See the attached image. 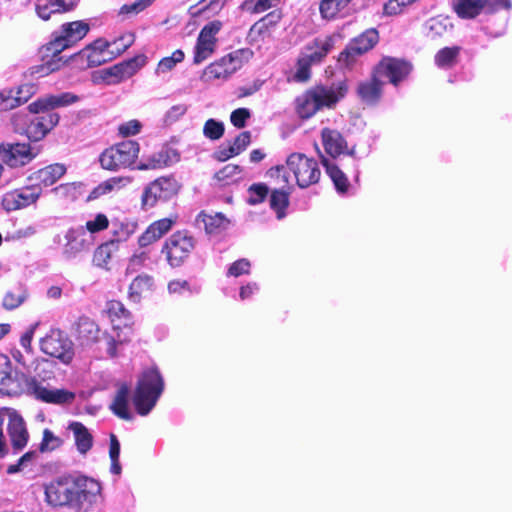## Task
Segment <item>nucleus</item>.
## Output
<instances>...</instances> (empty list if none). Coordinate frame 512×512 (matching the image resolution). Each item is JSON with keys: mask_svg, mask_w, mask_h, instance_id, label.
<instances>
[{"mask_svg": "<svg viewBox=\"0 0 512 512\" xmlns=\"http://www.w3.org/2000/svg\"><path fill=\"white\" fill-rule=\"evenodd\" d=\"M100 492V483L82 474L66 473L44 486L45 501L49 506L66 507L77 512L90 507Z\"/></svg>", "mask_w": 512, "mask_h": 512, "instance_id": "f257e3e1", "label": "nucleus"}, {"mask_svg": "<svg viewBox=\"0 0 512 512\" xmlns=\"http://www.w3.org/2000/svg\"><path fill=\"white\" fill-rule=\"evenodd\" d=\"M347 92L348 85L345 80L332 85L311 86L295 98V113L301 120H309L324 109H334Z\"/></svg>", "mask_w": 512, "mask_h": 512, "instance_id": "f03ea898", "label": "nucleus"}, {"mask_svg": "<svg viewBox=\"0 0 512 512\" xmlns=\"http://www.w3.org/2000/svg\"><path fill=\"white\" fill-rule=\"evenodd\" d=\"M90 31L88 23L78 20L61 25L59 33H54L53 38L43 47V61L37 72L48 75L58 71L67 61L60 55L62 51L75 46Z\"/></svg>", "mask_w": 512, "mask_h": 512, "instance_id": "7ed1b4c3", "label": "nucleus"}, {"mask_svg": "<svg viewBox=\"0 0 512 512\" xmlns=\"http://www.w3.org/2000/svg\"><path fill=\"white\" fill-rule=\"evenodd\" d=\"M164 390V380L157 367H150L140 374L132 397L136 412L147 415L156 405Z\"/></svg>", "mask_w": 512, "mask_h": 512, "instance_id": "20e7f679", "label": "nucleus"}, {"mask_svg": "<svg viewBox=\"0 0 512 512\" xmlns=\"http://www.w3.org/2000/svg\"><path fill=\"white\" fill-rule=\"evenodd\" d=\"M197 245L198 240L194 234L188 229H181L165 239L160 254L170 268L176 269L189 261Z\"/></svg>", "mask_w": 512, "mask_h": 512, "instance_id": "39448f33", "label": "nucleus"}, {"mask_svg": "<svg viewBox=\"0 0 512 512\" xmlns=\"http://www.w3.org/2000/svg\"><path fill=\"white\" fill-rule=\"evenodd\" d=\"M139 144L134 140H125L106 148L99 156L103 169L118 171L132 166L139 154Z\"/></svg>", "mask_w": 512, "mask_h": 512, "instance_id": "423d86ee", "label": "nucleus"}, {"mask_svg": "<svg viewBox=\"0 0 512 512\" xmlns=\"http://www.w3.org/2000/svg\"><path fill=\"white\" fill-rule=\"evenodd\" d=\"M286 166L295 177L296 184L301 189H306L319 182L321 170L316 159L303 153H292L286 159Z\"/></svg>", "mask_w": 512, "mask_h": 512, "instance_id": "0eeeda50", "label": "nucleus"}, {"mask_svg": "<svg viewBox=\"0 0 512 512\" xmlns=\"http://www.w3.org/2000/svg\"><path fill=\"white\" fill-rule=\"evenodd\" d=\"M253 57V51L249 48L235 50L220 59L210 63L204 70L206 80L227 79L239 70L244 62Z\"/></svg>", "mask_w": 512, "mask_h": 512, "instance_id": "6e6552de", "label": "nucleus"}, {"mask_svg": "<svg viewBox=\"0 0 512 512\" xmlns=\"http://www.w3.org/2000/svg\"><path fill=\"white\" fill-rule=\"evenodd\" d=\"M181 184L173 176H161L150 182L143 190L141 205L143 208H152L158 202H166L176 197Z\"/></svg>", "mask_w": 512, "mask_h": 512, "instance_id": "1a4fd4ad", "label": "nucleus"}, {"mask_svg": "<svg viewBox=\"0 0 512 512\" xmlns=\"http://www.w3.org/2000/svg\"><path fill=\"white\" fill-rule=\"evenodd\" d=\"M413 70L411 62L404 58L383 56L371 69L379 80L386 79L394 87L405 81Z\"/></svg>", "mask_w": 512, "mask_h": 512, "instance_id": "9d476101", "label": "nucleus"}, {"mask_svg": "<svg viewBox=\"0 0 512 512\" xmlns=\"http://www.w3.org/2000/svg\"><path fill=\"white\" fill-rule=\"evenodd\" d=\"M40 349L46 355L69 364L74 357L73 342L59 329H52L40 341Z\"/></svg>", "mask_w": 512, "mask_h": 512, "instance_id": "9b49d317", "label": "nucleus"}, {"mask_svg": "<svg viewBox=\"0 0 512 512\" xmlns=\"http://www.w3.org/2000/svg\"><path fill=\"white\" fill-rule=\"evenodd\" d=\"M379 42V33L375 28H369L352 38L345 49L340 52L338 61L346 67H351L356 58L372 50Z\"/></svg>", "mask_w": 512, "mask_h": 512, "instance_id": "f8f14e48", "label": "nucleus"}, {"mask_svg": "<svg viewBox=\"0 0 512 512\" xmlns=\"http://www.w3.org/2000/svg\"><path fill=\"white\" fill-rule=\"evenodd\" d=\"M222 27L220 20L210 21L202 27L194 47L193 64L199 65L214 54L217 46L216 35Z\"/></svg>", "mask_w": 512, "mask_h": 512, "instance_id": "ddd939ff", "label": "nucleus"}, {"mask_svg": "<svg viewBox=\"0 0 512 512\" xmlns=\"http://www.w3.org/2000/svg\"><path fill=\"white\" fill-rule=\"evenodd\" d=\"M26 385L28 394L43 403L68 405L72 404L76 398V394L67 389H49L42 385L36 377H30L27 380Z\"/></svg>", "mask_w": 512, "mask_h": 512, "instance_id": "4468645a", "label": "nucleus"}, {"mask_svg": "<svg viewBox=\"0 0 512 512\" xmlns=\"http://www.w3.org/2000/svg\"><path fill=\"white\" fill-rule=\"evenodd\" d=\"M40 190L32 184L6 192L1 200L5 211L11 212L35 204L40 198Z\"/></svg>", "mask_w": 512, "mask_h": 512, "instance_id": "2eb2a0df", "label": "nucleus"}, {"mask_svg": "<svg viewBox=\"0 0 512 512\" xmlns=\"http://www.w3.org/2000/svg\"><path fill=\"white\" fill-rule=\"evenodd\" d=\"M146 61L147 57L144 54L136 55L102 70V78L108 84L120 83L121 81L132 77L146 64Z\"/></svg>", "mask_w": 512, "mask_h": 512, "instance_id": "dca6fc26", "label": "nucleus"}, {"mask_svg": "<svg viewBox=\"0 0 512 512\" xmlns=\"http://www.w3.org/2000/svg\"><path fill=\"white\" fill-rule=\"evenodd\" d=\"M321 142L325 153L333 159H337L341 155L350 156L354 163L357 161L355 147L349 148L343 135L335 130L325 127L321 130ZM356 167V164H354Z\"/></svg>", "mask_w": 512, "mask_h": 512, "instance_id": "f3484780", "label": "nucleus"}, {"mask_svg": "<svg viewBox=\"0 0 512 512\" xmlns=\"http://www.w3.org/2000/svg\"><path fill=\"white\" fill-rule=\"evenodd\" d=\"M37 155L29 143H1L0 158L9 167H21L30 163Z\"/></svg>", "mask_w": 512, "mask_h": 512, "instance_id": "a211bd4d", "label": "nucleus"}, {"mask_svg": "<svg viewBox=\"0 0 512 512\" xmlns=\"http://www.w3.org/2000/svg\"><path fill=\"white\" fill-rule=\"evenodd\" d=\"M110 47L111 45L108 41L99 38L75 54L74 57L82 60L86 59V66L89 68L97 67L112 60Z\"/></svg>", "mask_w": 512, "mask_h": 512, "instance_id": "6ab92c4d", "label": "nucleus"}, {"mask_svg": "<svg viewBox=\"0 0 512 512\" xmlns=\"http://www.w3.org/2000/svg\"><path fill=\"white\" fill-rule=\"evenodd\" d=\"M39 116L33 118L26 127V135L33 141L43 139L59 122V115L54 111L40 112Z\"/></svg>", "mask_w": 512, "mask_h": 512, "instance_id": "aec40b11", "label": "nucleus"}, {"mask_svg": "<svg viewBox=\"0 0 512 512\" xmlns=\"http://www.w3.org/2000/svg\"><path fill=\"white\" fill-rule=\"evenodd\" d=\"M384 81L371 71L368 79L360 81L356 87V95L367 106L377 105L383 96Z\"/></svg>", "mask_w": 512, "mask_h": 512, "instance_id": "412c9836", "label": "nucleus"}, {"mask_svg": "<svg viewBox=\"0 0 512 512\" xmlns=\"http://www.w3.org/2000/svg\"><path fill=\"white\" fill-rule=\"evenodd\" d=\"M67 169L64 164L54 163L47 165L28 176L31 184L40 190L42 195L43 188L54 185L66 173Z\"/></svg>", "mask_w": 512, "mask_h": 512, "instance_id": "4be33fe9", "label": "nucleus"}, {"mask_svg": "<svg viewBox=\"0 0 512 512\" xmlns=\"http://www.w3.org/2000/svg\"><path fill=\"white\" fill-rule=\"evenodd\" d=\"M79 101V97L71 92L41 97L28 105L31 113L53 111L55 108L66 107Z\"/></svg>", "mask_w": 512, "mask_h": 512, "instance_id": "5701e85b", "label": "nucleus"}, {"mask_svg": "<svg viewBox=\"0 0 512 512\" xmlns=\"http://www.w3.org/2000/svg\"><path fill=\"white\" fill-rule=\"evenodd\" d=\"M7 432L15 452L23 450L29 440V432L22 416L16 411L8 415Z\"/></svg>", "mask_w": 512, "mask_h": 512, "instance_id": "b1692460", "label": "nucleus"}, {"mask_svg": "<svg viewBox=\"0 0 512 512\" xmlns=\"http://www.w3.org/2000/svg\"><path fill=\"white\" fill-rule=\"evenodd\" d=\"M178 216L173 215L161 218L152 222L146 230L139 236L138 244L140 247H147L168 233L177 223Z\"/></svg>", "mask_w": 512, "mask_h": 512, "instance_id": "393cba45", "label": "nucleus"}, {"mask_svg": "<svg viewBox=\"0 0 512 512\" xmlns=\"http://www.w3.org/2000/svg\"><path fill=\"white\" fill-rule=\"evenodd\" d=\"M12 362L10 358L0 353V393L8 396H18L22 393V388L18 381L12 375Z\"/></svg>", "mask_w": 512, "mask_h": 512, "instance_id": "a878e982", "label": "nucleus"}, {"mask_svg": "<svg viewBox=\"0 0 512 512\" xmlns=\"http://www.w3.org/2000/svg\"><path fill=\"white\" fill-rule=\"evenodd\" d=\"M488 0H452V10L460 19L471 20L485 12Z\"/></svg>", "mask_w": 512, "mask_h": 512, "instance_id": "bb28decb", "label": "nucleus"}, {"mask_svg": "<svg viewBox=\"0 0 512 512\" xmlns=\"http://www.w3.org/2000/svg\"><path fill=\"white\" fill-rule=\"evenodd\" d=\"M320 162L325 168V171L329 178L332 180L335 189L340 194H346L349 190L350 183L344 172L339 168L337 164L330 161L326 155L319 152Z\"/></svg>", "mask_w": 512, "mask_h": 512, "instance_id": "cd10ccee", "label": "nucleus"}, {"mask_svg": "<svg viewBox=\"0 0 512 512\" xmlns=\"http://www.w3.org/2000/svg\"><path fill=\"white\" fill-rule=\"evenodd\" d=\"M65 238V253L69 256H75L90 248L91 242L83 228L70 229Z\"/></svg>", "mask_w": 512, "mask_h": 512, "instance_id": "c85d7f7f", "label": "nucleus"}, {"mask_svg": "<svg viewBox=\"0 0 512 512\" xmlns=\"http://www.w3.org/2000/svg\"><path fill=\"white\" fill-rule=\"evenodd\" d=\"M333 48L334 39L332 36L317 37L306 46V50L310 52L306 55L314 64H318L324 60Z\"/></svg>", "mask_w": 512, "mask_h": 512, "instance_id": "c756f323", "label": "nucleus"}, {"mask_svg": "<svg viewBox=\"0 0 512 512\" xmlns=\"http://www.w3.org/2000/svg\"><path fill=\"white\" fill-rule=\"evenodd\" d=\"M68 430L73 432L77 451L85 455L93 447V436L88 428L81 422L73 421L68 425Z\"/></svg>", "mask_w": 512, "mask_h": 512, "instance_id": "7c9ffc66", "label": "nucleus"}, {"mask_svg": "<svg viewBox=\"0 0 512 512\" xmlns=\"http://www.w3.org/2000/svg\"><path fill=\"white\" fill-rule=\"evenodd\" d=\"M74 2H65L64 0H38L36 12L43 20H48L51 14L64 13L73 10Z\"/></svg>", "mask_w": 512, "mask_h": 512, "instance_id": "2f4dec72", "label": "nucleus"}, {"mask_svg": "<svg viewBox=\"0 0 512 512\" xmlns=\"http://www.w3.org/2000/svg\"><path fill=\"white\" fill-rule=\"evenodd\" d=\"M25 86L18 88L16 92L12 89L0 92V111L12 110L26 103L30 97V88L26 86L27 93L22 95Z\"/></svg>", "mask_w": 512, "mask_h": 512, "instance_id": "473e14b6", "label": "nucleus"}, {"mask_svg": "<svg viewBox=\"0 0 512 512\" xmlns=\"http://www.w3.org/2000/svg\"><path fill=\"white\" fill-rule=\"evenodd\" d=\"M130 388L127 383H122L116 391L113 402L110 406L112 412L121 419L130 420L131 415L128 409Z\"/></svg>", "mask_w": 512, "mask_h": 512, "instance_id": "72a5a7b5", "label": "nucleus"}, {"mask_svg": "<svg viewBox=\"0 0 512 512\" xmlns=\"http://www.w3.org/2000/svg\"><path fill=\"white\" fill-rule=\"evenodd\" d=\"M106 312L112 323L123 322L124 326L131 332L132 315L118 300H110L106 303Z\"/></svg>", "mask_w": 512, "mask_h": 512, "instance_id": "f704fd0d", "label": "nucleus"}, {"mask_svg": "<svg viewBox=\"0 0 512 512\" xmlns=\"http://www.w3.org/2000/svg\"><path fill=\"white\" fill-rule=\"evenodd\" d=\"M197 221L204 224V229L207 234H216L225 230L229 224V220L222 213L206 214L200 212L197 216Z\"/></svg>", "mask_w": 512, "mask_h": 512, "instance_id": "c9c22d12", "label": "nucleus"}, {"mask_svg": "<svg viewBox=\"0 0 512 512\" xmlns=\"http://www.w3.org/2000/svg\"><path fill=\"white\" fill-rule=\"evenodd\" d=\"M98 325L88 317L79 318L76 324L77 337L84 343H94L98 340Z\"/></svg>", "mask_w": 512, "mask_h": 512, "instance_id": "e433bc0d", "label": "nucleus"}, {"mask_svg": "<svg viewBox=\"0 0 512 512\" xmlns=\"http://www.w3.org/2000/svg\"><path fill=\"white\" fill-rule=\"evenodd\" d=\"M462 48L460 46L444 47L434 56V63L437 67L448 69L458 63Z\"/></svg>", "mask_w": 512, "mask_h": 512, "instance_id": "4c0bfd02", "label": "nucleus"}, {"mask_svg": "<svg viewBox=\"0 0 512 512\" xmlns=\"http://www.w3.org/2000/svg\"><path fill=\"white\" fill-rule=\"evenodd\" d=\"M154 279L147 274L138 275L133 279L129 286V296L133 301H139L140 298L152 290Z\"/></svg>", "mask_w": 512, "mask_h": 512, "instance_id": "58836bf2", "label": "nucleus"}, {"mask_svg": "<svg viewBox=\"0 0 512 512\" xmlns=\"http://www.w3.org/2000/svg\"><path fill=\"white\" fill-rule=\"evenodd\" d=\"M115 241H107L99 245L93 254V264L99 268L109 270V263L113 253L117 250Z\"/></svg>", "mask_w": 512, "mask_h": 512, "instance_id": "ea45409f", "label": "nucleus"}, {"mask_svg": "<svg viewBox=\"0 0 512 512\" xmlns=\"http://www.w3.org/2000/svg\"><path fill=\"white\" fill-rule=\"evenodd\" d=\"M290 192L284 189H273L270 193L269 205L275 211L277 218L282 219L286 215L289 206Z\"/></svg>", "mask_w": 512, "mask_h": 512, "instance_id": "a19ab883", "label": "nucleus"}, {"mask_svg": "<svg viewBox=\"0 0 512 512\" xmlns=\"http://www.w3.org/2000/svg\"><path fill=\"white\" fill-rule=\"evenodd\" d=\"M137 223L131 220L113 222L112 236L110 241H115V245L128 240L137 230Z\"/></svg>", "mask_w": 512, "mask_h": 512, "instance_id": "79ce46f5", "label": "nucleus"}, {"mask_svg": "<svg viewBox=\"0 0 512 512\" xmlns=\"http://www.w3.org/2000/svg\"><path fill=\"white\" fill-rule=\"evenodd\" d=\"M113 328L116 331L115 336L111 334L104 335V339L106 342V351L111 358H115L118 356L117 349L119 346H122L123 344L130 342V335H127L126 333L122 335L119 331V326L114 325ZM129 334H131L130 331Z\"/></svg>", "mask_w": 512, "mask_h": 512, "instance_id": "37998d69", "label": "nucleus"}, {"mask_svg": "<svg viewBox=\"0 0 512 512\" xmlns=\"http://www.w3.org/2000/svg\"><path fill=\"white\" fill-rule=\"evenodd\" d=\"M242 168L237 164H227L217 171L213 179L220 185L226 186L235 181V177L241 174Z\"/></svg>", "mask_w": 512, "mask_h": 512, "instance_id": "c03bdc74", "label": "nucleus"}, {"mask_svg": "<svg viewBox=\"0 0 512 512\" xmlns=\"http://www.w3.org/2000/svg\"><path fill=\"white\" fill-rule=\"evenodd\" d=\"M175 152L173 150L165 149L161 150L157 153H154L152 156H150L147 159V162L145 164H142L139 166L140 169H159L166 166H169L172 162V159L170 157V153Z\"/></svg>", "mask_w": 512, "mask_h": 512, "instance_id": "a18cd8bd", "label": "nucleus"}, {"mask_svg": "<svg viewBox=\"0 0 512 512\" xmlns=\"http://www.w3.org/2000/svg\"><path fill=\"white\" fill-rule=\"evenodd\" d=\"M347 8L341 0H321L319 11L324 19H334L342 10Z\"/></svg>", "mask_w": 512, "mask_h": 512, "instance_id": "49530a36", "label": "nucleus"}, {"mask_svg": "<svg viewBox=\"0 0 512 512\" xmlns=\"http://www.w3.org/2000/svg\"><path fill=\"white\" fill-rule=\"evenodd\" d=\"M314 63L308 58L307 55L301 56L297 59L296 72L294 80L297 82H307L311 77V66Z\"/></svg>", "mask_w": 512, "mask_h": 512, "instance_id": "de8ad7c7", "label": "nucleus"}, {"mask_svg": "<svg viewBox=\"0 0 512 512\" xmlns=\"http://www.w3.org/2000/svg\"><path fill=\"white\" fill-rule=\"evenodd\" d=\"M122 178L120 177H112L102 183H100L98 186H96L88 195L87 201H93L98 199L99 197L110 193L114 187L122 182Z\"/></svg>", "mask_w": 512, "mask_h": 512, "instance_id": "09e8293b", "label": "nucleus"}, {"mask_svg": "<svg viewBox=\"0 0 512 512\" xmlns=\"http://www.w3.org/2000/svg\"><path fill=\"white\" fill-rule=\"evenodd\" d=\"M62 444L63 440L60 437L54 435L50 429H44L39 451L41 453L51 452L60 448Z\"/></svg>", "mask_w": 512, "mask_h": 512, "instance_id": "8fccbe9b", "label": "nucleus"}, {"mask_svg": "<svg viewBox=\"0 0 512 512\" xmlns=\"http://www.w3.org/2000/svg\"><path fill=\"white\" fill-rule=\"evenodd\" d=\"M248 203L250 205H258L265 201L269 194V188L264 183H254L248 188Z\"/></svg>", "mask_w": 512, "mask_h": 512, "instance_id": "3c124183", "label": "nucleus"}, {"mask_svg": "<svg viewBox=\"0 0 512 512\" xmlns=\"http://www.w3.org/2000/svg\"><path fill=\"white\" fill-rule=\"evenodd\" d=\"M185 54L182 50H175L171 56L162 58L157 66V72L165 73L171 71L178 63L184 60Z\"/></svg>", "mask_w": 512, "mask_h": 512, "instance_id": "603ef678", "label": "nucleus"}, {"mask_svg": "<svg viewBox=\"0 0 512 512\" xmlns=\"http://www.w3.org/2000/svg\"><path fill=\"white\" fill-rule=\"evenodd\" d=\"M224 124L215 119H208L203 127V134L210 140H218L224 134Z\"/></svg>", "mask_w": 512, "mask_h": 512, "instance_id": "864d4df0", "label": "nucleus"}, {"mask_svg": "<svg viewBox=\"0 0 512 512\" xmlns=\"http://www.w3.org/2000/svg\"><path fill=\"white\" fill-rule=\"evenodd\" d=\"M109 226L108 217L103 213H98L93 220H89L85 224V228L94 234L107 229Z\"/></svg>", "mask_w": 512, "mask_h": 512, "instance_id": "5fc2aeb1", "label": "nucleus"}, {"mask_svg": "<svg viewBox=\"0 0 512 512\" xmlns=\"http://www.w3.org/2000/svg\"><path fill=\"white\" fill-rule=\"evenodd\" d=\"M268 175L271 179H274L275 182L282 187L281 189L288 186L289 184V176L284 165H277L271 167L268 170Z\"/></svg>", "mask_w": 512, "mask_h": 512, "instance_id": "6e6d98bb", "label": "nucleus"}, {"mask_svg": "<svg viewBox=\"0 0 512 512\" xmlns=\"http://www.w3.org/2000/svg\"><path fill=\"white\" fill-rule=\"evenodd\" d=\"M250 268H251V263L248 259H246V258L238 259L230 265V267L227 271V275L233 276V277H239L244 274H249Z\"/></svg>", "mask_w": 512, "mask_h": 512, "instance_id": "4d7b16f0", "label": "nucleus"}, {"mask_svg": "<svg viewBox=\"0 0 512 512\" xmlns=\"http://www.w3.org/2000/svg\"><path fill=\"white\" fill-rule=\"evenodd\" d=\"M251 143V132L243 131L239 133L234 139L233 143L229 146L234 151L236 155L242 153Z\"/></svg>", "mask_w": 512, "mask_h": 512, "instance_id": "13d9d810", "label": "nucleus"}, {"mask_svg": "<svg viewBox=\"0 0 512 512\" xmlns=\"http://www.w3.org/2000/svg\"><path fill=\"white\" fill-rule=\"evenodd\" d=\"M270 31L271 28L258 20L251 26L248 37L251 39V41L257 42L263 40L266 36H269Z\"/></svg>", "mask_w": 512, "mask_h": 512, "instance_id": "bf43d9fd", "label": "nucleus"}, {"mask_svg": "<svg viewBox=\"0 0 512 512\" xmlns=\"http://www.w3.org/2000/svg\"><path fill=\"white\" fill-rule=\"evenodd\" d=\"M251 114L249 109L247 108H237L232 111L230 115V121L232 125L238 129L245 127L247 120L250 118Z\"/></svg>", "mask_w": 512, "mask_h": 512, "instance_id": "052dcab7", "label": "nucleus"}, {"mask_svg": "<svg viewBox=\"0 0 512 512\" xmlns=\"http://www.w3.org/2000/svg\"><path fill=\"white\" fill-rule=\"evenodd\" d=\"M153 1L154 0H136L131 4H125L120 8L119 14H138L139 12L143 11L145 8L150 6Z\"/></svg>", "mask_w": 512, "mask_h": 512, "instance_id": "680f3d73", "label": "nucleus"}, {"mask_svg": "<svg viewBox=\"0 0 512 512\" xmlns=\"http://www.w3.org/2000/svg\"><path fill=\"white\" fill-rule=\"evenodd\" d=\"M132 43V38H125L123 36L110 43V53L112 55V59L125 52L132 45Z\"/></svg>", "mask_w": 512, "mask_h": 512, "instance_id": "e2e57ef3", "label": "nucleus"}, {"mask_svg": "<svg viewBox=\"0 0 512 512\" xmlns=\"http://www.w3.org/2000/svg\"><path fill=\"white\" fill-rule=\"evenodd\" d=\"M24 298L23 293L8 291L3 298V307L7 310L15 309L22 304Z\"/></svg>", "mask_w": 512, "mask_h": 512, "instance_id": "0e129e2a", "label": "nucleus"}, {"mask_svg": "<svg viewBox=\"0 0 512 512\" xmlns=\"http://www.w3.org/2000/svg\"><path fill=\"white\" fill-rule=\"evenodd\" d=\"M141 123L138 120H130L126 123H123L119 126L118 131L124 137H128L131 135H136L140 132Z\"/></svg>", "mask_w": 512, "mask_h": 512, "instance_id": "69168bd1", "label": "nucleus"}, {"mask_svg": "<svg viewBox=\"0 0 512 512\" xmlns=\"http://www.w3.org/2000/svg\"><path fill=\"white\" fill-rule=\"evenodd\" d=\"M512 7L511 0H493L489 1L485 9V13L494 14L500 10H510Z\"/></svg>", "mask_w": 512, "mask_h": 512, "instance_id": "338daca9", "label": "nucleus"}, {"mask_svg": "<svg viewBox=\"0 0 512 512\" xmlns=\"http://www.w3.org/2000/svg\"><path fill=\"white\" fill-rule=\"evenodd\" d=\"M282 12L279 9H275L264 17H262L259 21H261L264 25H267L269 28L275 27L282 19Z\"/></svg>", "mask_w": 512, "mask_h": 512, "instance_id": "774afa93", "label": "nucleus"}]
</instances>
